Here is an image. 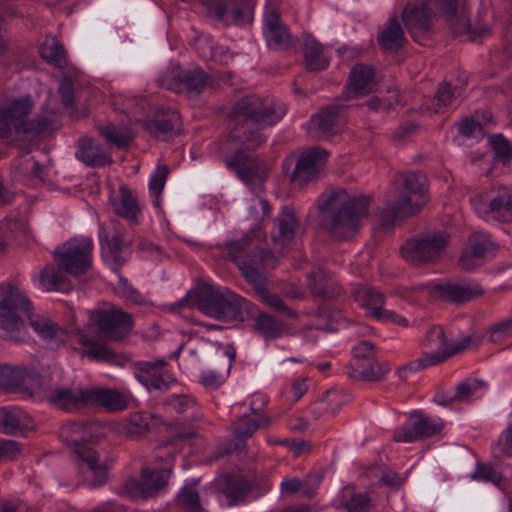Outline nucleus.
Here are the masks:
<instances>
[{
	"mask_svg": "<svg viewBox=\"0 0 512 512\" xmlns=\"http://www.w3.org/2000/svg\"><path fill=\"white\" fill-rule=\"evenodd\" d=\"M81 469L85 473L86 480L93 487L106 482L107 467L100 461L99 455L90 447H81L75 450Z\"/></svg>",
	"mask_w": 512,
	"mask_h": 512,
	"instance_id": "obj_22",
	"label": "nucleus"
},
{
	"mask_svg": "<svg viewBox=\"0 0 512 512\" xmlns=\"http://www.w3.org/2000/svg\"><path fill=\"white\" fill-rule=\"evenodd\" d=\"M241 274L253 286L261 300L270 308L289 317L294 316V312L285 304L281 297L267 290L266 279L263 274H259L255 268L246 266L244 263H242Z\"/></svg>",
	"mask_w": 512,
	"mask_h": 512,
	"instance_id": "obj_19",
	"label": "nucleus"
},
{
	"mask_svg": "<svg viewBox=\"0 0 512 512\" xmlns=\"http://www.w3.org/2000/svg\"><path fill=\"white\" fill-rule=\"evenodd\" d=\"M113 206L117 215L132 222L137 220L141 211L137 199L125 186L119 189V197L113 200Z\"/></svg>",
	"mask_w": 512,
	"mask_h": 512,
	"instance_id": "obj_40",
	"label": "nucleus"
},
{
	"mask_svg": "<svg viewBox=\"0 0 512 512\" xmlns=\"http://www.w3.org/2000/svg\"><path fill=\"white\" fill-rule=\"evenodd\" d=\"M169 169L166 165H158L156 170L151 175L149 181V190L151 195L154 197L153 203L155 207L160 206V195L164 189Z\"/></svg>",
	"mask_w": 512,
	"mask_h": 512,
	"instance_id": "obj_53",
	"label": "nucleus"
},
{
	"mask_svg": "<svg viewBox=\"0 0 512 512\" xmlns=\"http://www.w3.org/2000/svg\"><path fill=\"white\" fill-rule=\"evenodd\" d=\"M219 489L225 495L228 505L235 506L245 501L252 490V484L243 476L227 475L219 482Z\"/></svg>",
	"mask_w": 512,
	"mask_h": 512,
	"instance_id": "obj_33",
	"label": "nucleus"
},
{
	"mask_svg": "<svg viewBox=\"0 0 512 512\" xmlns=\"http://www.w3.org/2000/svg\"><path fill=\"white\" fill-rule=\"evenodd\" d=\"M285 113L284 104L272 97L245 96L236 102L230 113L234 122L230 137L248 149H255L265 141L259 127L274 125Z\"/></svg>",
	"mask_w": 512,
	"mask_h": 512,
	"instance_id": "obj_1",
	"label": "nucleus"
},
{
	"mask_svg": "<svg viewBox=\"0 0 512 512\" xmlns=\"http://www.w3.org/2000/svg\"><path fill=\"white\" fill-rule=\"evenodd\" d=\"M423 346L428 351L419 359L400 368L398 373L401 378H406L408 372L439 364L449 358V343L443 328L440 326L430 328L423 341Z\"/></svg>",
	"mask_w": 512,
	"mask_h": 512,
	"instance_id": "obj_10",
	"label": "nucleus"
},
{
	"mask_svg": "<svg viewBox=\"0 0 512 512\" xmlns=\"http://www.w3.org/2000/svg\"><path fill=\"white\" fill-rule=\"evenodd\" d=\"M180 126V115L171 108L158 110L152 119L145 122L146 130L155 138L162 140L178 133Z\"/></svg>",
	"mask_w": 512,
	"mask_h": 512,
	"instance_id": "obj_23",
	"label": "nucleus"
},
{
	"mask_svg": "<svg viewBox=\"0 0 512 512\" xmlns=\"http://www.w3.org/2000/svg\"><path fill=\"white\" fill-rule=\"evenodd\" d=\"M355 298L366 310V313L376 320L379 315H376L375 312H383L384 310V296L378 291L369 288L361 289L355 293Z\"/></svg>",
	"mask_w": 512,
	"mask_h": 512,
	"instance_id": "obj_46",
	"label": "nucleus"
},
{
	"mask_svg": "<svg viewBox=\"0 0 512 512\" xmlns=\"http://www.w3.org/2000/svg\"><path fill=\"white\" fill-rule=\"evenodd\" d=\"M298 228V220L294 212L289 208H284L275 219L274 229L271 237L276 245L287 246L295 236Z\"/></svg>",
	"mask_w": 512,
	"mask_h": 512,
	"instance_id": "obj_32",
	"label": "nucleus"
},
{
	"mask_svg": "<svg viewBox=\"0 0 512 512\" xmlns=\"http://www.w3.org/2000/svg\"><path fill=\"white\" fill-rule=\"evenodd\" d=\"M259 428H261V424H257V420L247 415H243L234 421L232 423L233 433L239 440V443L236 444V450L244 449V440L250 438Z\"/></svg>",
	"mask_w": 512,
	"mask_h": 512,
	"instance_id": "obj_48",
	"label": "nucleus"
},
{
	"mask_svg": "<svg viewBox=\"0 0 512 512\" xmlns=\"http://www.w3.org/2000/svg\"><path fill=\"white\" fill-rule=\"evenodd\" d=\"M379 45L389 51H397L405 42L404 31L397 18H390L385 28L378 35Z\"/></svg>",
	"mask_w": 512,
	"mask_h": 512,
	"instance_id": "obj_38",
	"label": "nucleus"
},
{
	"mask_svg": "<svg viewBox=\"0 0 512 512\" xmlns=\"http://www.w3.org/2000/svg\"><path fill=\"white\" fill-rule=\"evenodd\" d=\"M22 366L0 365V389L21 393Z\"/></svg>",
	"mask_w": 512,
	"mask_h": 512,
	"instance_id": "obj_47",
	"label": "nucleus"
},
{
	"mask_svg": "<svg viewBox=\"0 0 512 512\" xmlns=\"http://www.w3.org/2000/svg\"><path fill=\"white\" fill-rule=\"evenodd\" d=\"M116 290L119 295L133 304H140L143 300L140 293L135 288H133L131 284L128 283L127 279L123 278L122 276L119 277Z\"/></svg>",
	"mask_w": 512,
	"mask_h": 512,
	"instance_id": "obj_59",
	"label": "nucleus"
},
{
	"mask_svg": "<svg viewBox=\"0 0 512 512\" xmlns=\"http://www.w3.org/2000/svg\"><path fill=\"white\" fill-rule=\"evenodd\" d=\"M31 417L19 408H0V432L16 435L33 428Z\"/></svg>",
	"mask_w": 512,
	"mask_h": 512,
	"instance_id": "obj_31",
	"label": "nucleus"
},
{
	"mask_svg": "<svg viewBox=\"0 0 512 512\" xmlns=\"http://www.w3.org/2000/svg\"><path fill=\"white\" fill-rule=\"evenodd\" d=\"M433 7L442 10L450 29L456 35L470 34L471 39L488 34L487 27L476 33L471 30L465 0H425L420 5L408 4L402 12L405 27L415 41L430 32L433 21Z\"/></svg>",
	"mask_w": 512,
	"mask_h": 512,
	"instance_id": "obj_3",
	"label": "nucleus"
},
{
	"mask_svg": "<svg viewBox=\"0 0 512 512\" xmlns=\"http://www.w3.org/2000/svg\"><path fill=\"white\" fill-rule=\"evenodd\" d=\"M54 117L53 113L35 116L32 120L27 121L19 138L33 139L40 134L52 132L55 129Z\"/></svg>",
	"mask_w": 512,
	"mask_h": 512,
	"instance_id": "obj_45",
	"label": "nucleus"
},
{
	"mask_svg": "<svg viewBox=\"0 0 512 512\" xmlns=\"http://www.w3.org/2000/svg\"><path fill=\"white\" fill-rule=\"evenodd\" d=\"M342 113V106L331 105L314 115L312 122L320 132L324 134L330 133L344 121Z\"/></svg>",
	"mask_w": 512,
	"mask_h": 512,
	"instance_id": "obj_42",
	"label": "nucleus"
},
{
	"mask_svg": "<svg viewBox=\"0 0 512 512\" xmlns=\"http://www.w3.org/2000/svg\"><path fill=\"white\" fill-rule=\"evenodd\" d=\"M223 247L240 271L244 263L246 266L255 268L259 274H263L261 268H274L279 263V257L276 254L258 248L249 235L228 241Z\"/></svg>",
	"mask_w": 512,
	"mask_h": 512,
	"instance_id": "obj_7",
	"label": "nucleus"
},
{
	"mask_svg": "<svg viewBox=\"0 0 512 512\" xmlns=\"http://www.w3.org/2000/svg\"><path fill=\"white\" fill-rule=\"evenodd\" d=\"M475 211L480 216H488L500 222H512V190L500 188L484 203L481 198L472 201Z\"/></svg>",
	"mask_w": 512,
	"mask_h": 512,
	"instance_id": "obj_15",
	"label": "nucleus"
},
{
	"mask_svg": "<svg viewBox=\"0 0 512 512\" xmlns=\"http://www.w3.org/2000/svg\"><path fill=\"white\" fill-rule=\"evenodd\" d=\"M353 361H371L375 358L374 345L368 341H362L353 349Z\"/></svg>",
	"mask_w": 512,
	"mask_h": 512,
	"instance_id": "obj_63",
	"label": "nucleus"
},
{
	"mask_svg": "<svg viewBox=\"0 0 512 512\" xmlns=\"http://www.w3.org/2000/svg\"><path fill=\"white\" fill-rule=\"evenodd\" d=\"M446 232H427L408 239L401 247L402 257L413 265L438 261L449 243Z\"/></svg>",
	"mask_w": 512,
	"mask_h": 512,
	"instance_id": "obj_6",
	"label": "nucleus"
},
{
	"mask_svg": "<svg viewBox=\"0 0 512 512\" xmlns=\"http://www.w3.org/2000/svg\"><path fill=\"white\" fill-rule=\"evenodd\" d=\"M437 290L447 296L453 302H467L483 293L477 284H442Z\"/></svg>",
	"mask_w": 512,
	"mask_h": 512,
	"instance_id": "obj_39",
	"label": "nucleus"
},
{
	"mask_svg": "<svg viewBox=\"0 0 512 512\" xmlns=\"http://www.w3.org/2000/svg\"><path fill=\"white\" fill-rule=\"evenodd\" d=\"M33 108L34 102L30 96L14 98L5 104L0 97V138L20 137Z\"/></svg>",
	"mask_w": 512,
	"mask_h": 512,
	"instance_id": "obj_9",
	"label": "nucleus"
},
{
	"mask_svg": "<svg viewBox=\"0 0 512 512\" xmlns=\"http://www.w3.org/2000/svg\"><path fill=\"white\" fill-rule=\"evenodd\" d=\"M512 331V317L509 319H505L490 329V337L493 342L498 341L501 337L507 336Z\"/></svg>",
	"mask_w": 512,
	"mask_h": 512,
	"instance_id": "obj_64",
	"label": "nucleus"
},
{
	"mask_svg": "<svg viewBox=\"0 0 512 512\" xmlns=\"http://www.w3.org/2000/svg\"><path fill=\"white\" fill-rule=\"evenodd\" d=\"M31 302L17 288L0 285V315L7 310L29 309Z\"/></svg>",
	"mask_w": 512,
	"mask_h": 512,
	"instance_id": "obj_41",
	"label": "nucleus"
},
{
	"mask_svg": "<svg viewBox=\"0 0 512 512\" xmlns=\"http://www.w3.org/2000/svg\"><path fill=\"white\" fill-rule=\"evenodd\" d=\"M21 393L33 396L35 392L48 390L50 378L34 368L22 366Z\"/></svg>",
	"mask_w": 512,
	"mask_h": 512,
	"instance_id": "obj_43",
	"label": "nucleus"
},
{
	"mask_svg": "<svg viewBox=\"0 0 512 512\" xmlns=\"http://www.w3.org/2000/svg\"><path fill=\"white\" fill-rule=\"evenodd\" d=\"M59 94L65 107H71L74 104L73 81L69 76H64L59 84Z\"/></svg>",
	"mask_w": 512,
	"mask_h": 512,
	"instance_id": "obj_62",
	"label": "nucleus"
},
{
	"mask_svg": "<svg viewBox=\"0 0 512 512\" xmlns=\"http://www.w3.org/2000/svg\"><path fill=\"white\" fill-rule=\"evenodd\" d=\"M442 428L441 421L424 414L414 413L402 426L394 431L393 440L400 443L416 442L440 433Z\"/></svg>",
	"mask_w": 512,
	"mask_h": 512,
	"instance_id": "obj_12",
	"label": "nucleus"
},
{
	"mask_svg": "<svg viewBox=\"0 0 512 512\" xmlns=\"http://www.w3.org/2000/svg\"><path fill=\"white\" fill-rule=\"evenodd\" d=\"M48 400L65 410H72L89 404V388L63 387L51 390Z\"/></svg>",
	"mask_w": 512,
	"mask_h": 512,
	"instance_id": "obj_28",
	"label": "nucleus"
},
{
	"mask_svg": "<svg viewBox=\"0 0 512 512\" xmlns=\"http://www.w3.org/2000/svg\"><path fill=\"white\" fill-rule=\"evenodd\" d=\"M163 365H165L164 360L136 362L135 367L138 371L136 378L148 389L166 391L169 389L171 381L167 375L159 372V368Z\"/></svg>",
	"mask_w": 512,
	"mask_h": 512,
	"instance_id": "obj_27",
	"label": "nucleus"
},
{
	"mask_svg": "<svg viewBox=\"0 0 512 512\" xmlns=\"http://www.w3.org/2000/svg\"><path fill=\"white\" fill-rule=\"evenodd\" d=\"M263 34L268 46L275 50L287 49L295 44L293 36L281 20L279 11L274 7H266L264 11Z\"/></svg>",
	"mask_w": 512,
	"mask_h": 512,
	"instance_id": "obj_16",
	"label": "nucleus"
},
{
	"mask_svg": "<svg viewBox=\"0 0 512 512\" xmlns=\"http://www.w3.org/2000/svg\"><path fill=\"white\" fill-rule=\"evenodd\" d=\"M66 280L62 273L56 272L53 268L49 267H45L40 274V283L48 292L63 290Z\"/></svg>",
	"mask_w": 512,
	"mask_h": 512,
	"instance_id": "obj_54",
	"label": "nucleus"
},
{
	"mask_svg": "<svg viewBox=\"0 0 512 512\" xmlns=\"http://www.w3.org/2000/svg\"><path fill=\"white\" fill-rule=\"evenodd\" d=\"M374 76L375 70L372 66L366 64L355 65L350 71L349 82L343 90L342 97L345 100H350L367 95L373 89Z\"/></svg>",
	"mask_w": 512,
	"mask_h": 512,
	"instance_id": "obj_21",
	"label": "nucleus"
},
{
	"mask_svg": "<svg viewBox=\"0 0 512 512\" xmlns=\"http://www.w3.org/2000/svg\"><path fill=\"white\" fill-rule=\"evenodd\" d=\"M99 133L108 144L119 149L128 146L132 139L127 129L118 128L112 124L99 127Z\"/></svg>",
	"mask_w": 512,
	"mask_h": 512,
	"instance_id": "obj_50",
	"label": "nucleus"
},
{
	"mask_svg": "<svg viewBox=\"0 0 512 512\" xmlns=\"http://www.w3.org/2000/svg\"><path fill=\"white\" fill-rule=\"evenodd\" d=\"M483 385L482 381H464L457 385L455 394L449 398H440L438 396L439 404L447 406L453 401H467L470 397Z\"/></svg>",
	"mask_w": 512,
	"mask_h": 512,
	"instance_id": "obj_51",
	"label": "nucleus"
},
{
	"mask_svg": "<svg viewBox=\"0 0 512 512\" xmlns=\"http://www.w3.org/2000/svg\"><path fill=\"white\" fill-rule=\"evenodd\" d=\"M40 55L47 62L60 66L64 61V48L56 38H47L40 48Z\"/></svg>",
	"mask_w": 512,
	"mask_h": 512,
	"instance_id": "obj_52",
	"label": "nucleus"
},
{
	"mask_svg": "<svg viewBox=\"0 0 512 512\" xmlns=\"http://www.w3.org/2000/svg\"><path fill=\"white\" fill-rule=\"evenodd\" d=\"M491 247L492 242L487 235L482 233L472 234L459 260L461 269L469 271L483 265Z\"/></svg>",
	"mask_w": 512,
	"mask_h": 512,
	"instance_id": "obj_20",
	"label": "nucleus"
},
{
	"mask_svg": "<svg viewBox=\"0 0 512 512\" xmlns=\"http://www.w3.org/2000/svg\"><path fill=\"white\" fill-rule=\"evenodd\" d=\"M29 309H22L26 314L29 325L37 335L51 348L58 347L68 339L67 331L50 320L48 317L31 312Z\"/></svg>",
	"mask_w": 512,
	"mask_h": 512,
	"instance_id": "obj_18",
	"label": "nucleus"
},
{
	"mask_svg": "<svg viewBox=\"0 0 512 512\" xmlns=\"http://www.w3.org/2000/svg\"><path fill=\"white\" fill-rule=\"evenodd\" d=\"M165 406L178 414H184L192 411L195 406V400L188 395H173L166 399Z\"/></svg>",
	"mask_w": 512,
	"mask_h": 512,
	"instance_id": "obj_57",
	"label": "nucleus"
},
{
	"mask_svg": "<svg viewBox=\"0 0 512 512\" xmlns=\"http://www.w3.org/2000/svg\"><path fill=\"white\" fill-rule=\"evenodd\" d=\"M472 479L478 481L492 482L498 484L501 481V475L487 464H478L475 472L471 475Z\"/></svg>",
	"mask_w": 512,
	"mask_h": 512,
	"instance_id": "obj_60",
	"label": "nucleus"
},
{
	"mask_svg": "<svg viewBox=\"0 0 512 512\" xmlns=\"http://www.w3.org/2000/svg\"><path fill=\"white\" fill-rule=\"evenodd\" d=\"M197 307L207 316L218 320L243 322L251 312V303L235 292L207 286L198 292Z\"/></svg>",
	"mask_w": 512,
	"mask_h": 512,
	"instance_id": "obj_5",
	"label": "nucleus"
},
{
	"mask_svg": "<svg viewBox=\"0 0 512 512\" xmlns=\"http://www.w3.org/2000/svg\"><path fill=\"white\" fill-rule=\"evenodd\" d=\"M369 205V197L350 194L344 188L325 191L318 201L320 225L331 237L347 239L368 215Z\"/></svg>",
	"mask_w": 512,
	"mask_h": 512,
	"instance_id": "obj_2",
	"label": "nucleus"
},
{
	"mask_svg": "<svg viewBox=\"0 0 512 512\" xmlns=\"http://www.w3.org/2000/svg\"><path fill=\"white\" fill-rule=\"evenodd\" d=\"M161 85L176 92L186 91L190 95L201 94L209 83V76L202 69L173 70L164 77Z\"/></svg>",
	"mask_w": 512,
	"mask_h": 512,
	"instance_id": "obj_13",
	"label": "nucleus"
},
{
	"mask_svg": "<svg viewBox=\"0 0 512 512\" xmlns=\"http://www.w3.org/2000/svg\"><path fill=\"white\" fill-rule=\"evenodd\" d=\"M228 166L233 168L239 178L247 185H262L264 180L263 165L257 159L252 158L246 152L238 150L232 160L228 161Z\"/></svg>",
	"mask_w": 512,
	"mask_h": 512,
	"instance_id": "obj_24",
	"label": "nucleus"
},
{
	"mask_svg": "<svg viewBox=\"0 0 512 512\" xmlns=\"http://www.w3.org/2000/svg\"><path fill=\"white\" fill-rule=\"evenodd\" d=\"M388 370V365L374 358L371 361H353L348 375L355 380L378 382L384 378Z\"/></svg>",
	"mask_w": 512,
	"mask_h": 512,
	"instance_id": "obj_34",
	"label": "nucleus"
},
{
	"mask_svg": "<svg viewBox=\"0 0 512 512\" xmlns=\"http://www.w3.org/2000/svg\"><path fill=\"white\" fill-rule=\"evenodd\" d=\"M171 469L152 470L144 468L141 479H130L125 487L129 494L135 497L149 498L157 495L168 484Z\"/></svg>",
	"mask_w": 512,
	"mask_h": 512,
	"instance_id": "obj_14",
	"label": "nucleus"
},
{
	"mask_svg": "<svg viewBox=\"0 0 512 512\" xmlns=\"http://www.w3.org/2000/svg\"><path fill=\"white\" fill-rule=\"evenodd\" d=\"M253 328L265 340L280 338L287 330L284 322L267 313H261L255 317Z\"/></svg>",
	"mask_w": 512,
	"mask_h": 512,
	"instance_id": "obj_36",
	"label": "nucleus"
},
{
	"mask_svg": "<svg viewBox=\"0 0 512 512\" xmlns=\"http://www.w3.org/2000/svg\"><path fill=\"white\" fill-rule=\"evenodd\" d=\"M76 158L90 167H104L113 162L111 155L92 139L83 137L78 141Z\"/></svg>",
	"mask_w": 512,
	"mask_h": 512,
	"instance_id": "obj_29",
	"label": "nucleus"
},
{
	"mask_svg": "<svg viewBox=\"0 0 512 512\" xmlns=\"http://www.w3.org/2000/svg\"><path fill=\"white\" fill-rule=\"evenodd\" d=\"M459 95V90L457 88H453L449 83L440 84L434 97L435 112L438 113L443 111Z\"/></svg>",
	"mask_w": 512,
	"mask_h": 512,
	"instance_id": "obj_55",
	"label": "nucleus"
},
{
	"mask_svg": "<svg viewBox=\"0 0 512 512\" xmlns=\"http://www.w3.org/2000/svg\"><path fill=\"white\" fill-rule=\"evenodd\" d=\"M177 499L186 512H204L200 503L199 494L192 487H183L179 492Z\"/></svg>",
	"mask_w": 512,
	"mask_h": 512,
	"instance_id": "obj_56",
	"label": "nucleus"
},
{
	"mask_svg": "<svg viewBox=\"0 0 512 512\" xmlns=\"http://www.w3.org/2000/svg\"><path fill=\"white\" fill-rule=\"evenodd\" d=\"M323 45L311 36L303 40L302 53L305 67L310 71L324 70L329 65V60L324 54Z\"/></svg>",
	"mask_w": 512,
	"mask_h": 512,
	"instance_id": "obj_35",
	"label": "nucleus"
},
{
	"mask_svg": "<svg viewBox=\"0 0 512 512\" xmlns=\"http://www.w3.org/2000/svg\"><path fill=\"white\" fill-rule=\"evenodd\" d=\"M209 13L226 25H242L250 20L249 12L243 3L225 0L212 4Z\"/></svg>",
	"mask_w": 512,
	"mask_h": 512,
	"instance_id": "obj_26",
	"label": "nucleus"
},
{
	"mask_svg": "<svg viewBox=\"0 0 512 512\" xmlns=\"http://www.w3.org/2000/svg\"><path fill=\"white\" fill-rule=\"evenodd\" d=\"M92 319L101 332L115 340L124 338L132 329L131 315L119 309L97 311Z\"/></svg>",
	"mask_w": 512,
	"mask_h": 512,
	"instance_id": "obj_17",
	"label": "nucleus"
},
{
	"mask_svg": "<svg viewBox=\"0 0 512 512\" xmlns=\"http://www.w3.org/2000/svg\"><path fill=\"white\" fill-rule=\"evenodd\" d=\"M131 399L129 393L115 389L89 387V403L100 404L109 411H121L127 408Z\"/></svg>",
	"mask_w": 512,
	"mask_h": 512,
	"instance_id": "obj_30",
	"label": "nucleus"
},
{
	"mask_svg": "<svg viewBox=\"0 0 512 512\" xmlns=\"http://www.w3.org/2000/svg\"><path fill=\"white\" fill-rule=\"evenodd\" d=\"M102 244L103 248L106 249L113 258L115 264L117 266H121L123 263V260L120 257V253L123 248L122 238L119 235H114L110 239L105 240Z\"/></svg>",
	"mask_w": 512,
	"mask_h": 512,
	"instance_id": "obj_61",
	"label": "nucleus"
},
{
	"mask_svg": "<svg viewBox=\"0 0 512 512\" xmlns=\"http://www.w3.org/2000/svg\"><path fill=\"white\" fill-rule=\"evenodd\" d=\"M18 310H7L0 315V327L10 340L20 342L26 338L25 326Z\"/></svg>",
	"mask_w": 512,
	"mask_h": 512,
	"instance_id": "obj_44",
	"label": "nucleus"
},
{
	"mask_svg": "<svg viewBox=\"0 0 512 512\" xmlns=\"http://www.w3.org/2000/svg\"><path fill=\"white\" fill-rule=\"evenodd\" d=\"M80 343L85 347L83 355L97 361H114V352L104 344H100L87 336L80 338Z\"/></svg>",
	"mask_w": 512,
	"mask_h": 512,
	"instance_id": "obj_49",
	"label": "nucleus"
},
{
	"mask_svg": "<svg viewBox=\"0 0 512 512\" xmlns=\"http://www.w3.org/2000/svg\"><path fill=\"white\" fill-rule=\"evenodd\" d=\"M395 182L400 195L396 201H387L379 212L383 228L392 227L398 219L417 213L421 208L418 198H422L427 191V178L421 172L401 173Z\"/></svg>",
	"mask_w": 512,
	"mask_h": 512,
	"instance_id": "obj_4",
	"label": "nucleus"
},
{
	"mask_svg": "<svg viewBox=\"0 0 512 512\" xmlns=\"http://www.w3.org/2000/svg\"><path fill=\"white\" fill-rule=\"evenodd\" d=\"M93 244L89 238H73L58 247L55 261L59 268L73 276L85 274L92 265Z\"/></svg>",
	"mask_w": 512,
	"mask_h": 512,
	"instance_id": "obj_8",
	"label": "nucleus"
},
{
	"mask_svg": "<svg viewBox=\"0 0 512 512\" xmlns=\"http://www.w3.org/2000/svg\"><path fill=\"white\" fill-rule=\"evenodd\" d=\"M490 144L496 156L504 161V163L512 159V148L509 142L502 135L491 136Z\"/></svg>",
	"mask_w": 512,
	"mask_h": 512,
	"instance_id": "obj_58",
	"label": "nucleus"
},
{
	"mask_svg": "<svg viewBox=\"0 0 512 512\" xmlns=\"http://www.w3.org/2000/svg\"><path fill=\"white\" fill-rule=\"evenodd\" d=\"M327 151L321 148H313L301 153L297 158L289 157L283 164L284 169L294 166L290 175L291 182L299 187L318 178L320 170L325 164Z\"/></svg>",
	"mask_w": 512,
	"mask_h": 512,
	"instance_id": "obj_11",
	"label": "nucleus"
},
{
	"mask_svg": "<svg viewBox=\"0 0 512 512\" xmlns=\"http://www.w3.org/2000/svg\"><path fill=\"white\" fill-rule=\"evenodd\" d=\"M340 505L347 512H370L373 508L370 495L356 491L354 486H347L342 490Z\"/></svg>",
	"mask_w": 512,
	"mask_h": 512,
	"instance_id": "obj_37",
	"label": "nucleus"
},
{
	"mask_svg": "<svg viewBox=\"0 0 512 512\" xmlns=\"http://www.w3.org/2000/svg\"><path fill=\"white\" fill-rule=\"evenodd\" d=\"M105 435V427L100 422L74 423L62 431L65 441L74 446L99 441Z\"/></svg>",
	"mask_w": 512,
	"mask_h": 512,
	"instance_id": "obj_25",
	"label": "nucleus"
}]
</instances>
